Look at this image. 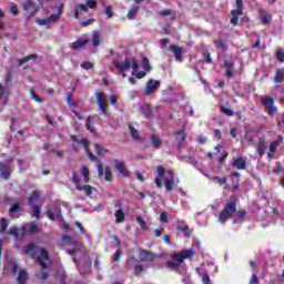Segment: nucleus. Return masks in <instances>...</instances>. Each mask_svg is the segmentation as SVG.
<instances>
[{
    "label": "nucleus",
    "mask_w": 284,
    "mask_h": 284,
    "mask_svg": "<svg viewBox=\"0 0 284 284\" xmlns=\"http://www.w3.org/2000/svg\"><path fill=\"white\" fill-rule=\"evenodd\" d=\"M24 254H28V256H32V258H36L39 265H41L42 271L37 273V276L38 278L45 281V278H48L47 270L52 263V260H50V254L45 251V248H41L34 244H29L24 246Z\"/></svg>",
    "instance_id": "f257e3e1"
},
{
    "label": "nucleus",
    "mask_w": 284,
    "mask_h": 284,
    "mask_svg": "<svg viewBox=\"0 0 284 284\" xmlns=\"http://www.w3.org/2000/svg\"><path fill=\"white\" fill-rule=\"evenodd\" d=\"M158 178H155V185L158 187H163L164 185L168 190V192H172L174 190V175L172 174V171H165L163 166H158Z\"/></svg>",
    "instance_id": "f03ea898"
},
{
    "label": "nucleus",
    "mask_w": 284,
    "mask_h": 284,
    "mask_svg": "<svg viewBox=\"0 0 284 284\" xmlns=\"http://www.w3.org/2000/svg\"><path fill=\"white\" fill-rule=\"evenodd\" d=\"M115 68L120 70L122 77H125V72H130L132 70L133 77H136L138 79H143L145 77L144 71H139V64L136 63V60H124V62H116Z\"/></svg>",
    "instance_id": "7ed1b4c3"
},
{
    "label": "nucleus",
    "mask_w": 284,
    "mask_h": 284,
    "mask_svg": "<svg viewBox=\"0 0 284 284\" xmlns=\"http://www.w3.org/2000/svg\"><path fill=\"white\" fill-rule=\"evenodd\" d=\"M236 212V202L234 200H230L226 202L224 209L221 211L217 221L219 223H225L232 219V214Z\"/></svg>",
    "instance_id": "20e7f679"
},
{
    "label": "nucleus",
    "mask_w": 284,
    "mask_h": 284,
    "mask_svg": "<svg viewBox=\"0 0 284 284\" xmlns=\"http://www.w3.org/2000/svg\"><path fill=\"white\" fill-rule=\"evenodd\" d=\"M62 241L65 245H72V248L68 250V254H70V256H77V254H79V252H85V247L83 246V244L81 242H72V237H70L69 235H64L62 237Z\"/></svg>",
    "instance_id": "39448f33"
},
{
    "label": "nucleus",
    "mask_w": 284,
    "mask_h": 284,
    "mask_svg": "<svg viewBox=\"0 0 284 284\" xmlns=\"http://www.w3.org/2000/svg\"><path fill=\"white\" fill-rule=\"evenodd\" d=\"M262 105L265 108V112L270 114V116H276V112H278V108L274 105V100L272 97H263L262 98Z\"/></svg>",
    "instance_id": "423d86ee"
},
{
    "label": "nucleus",
    "mask_w": 284,
    "mask_h": 284,
    "mask_svg": "<svg viewBox=\"0 0 284 284\" xmlns=\"http://www.w3.org/2000/svg\"><path fill=\"white\" fill-rule=\"evenodd\" d=\"M71 141L73 143H77L78 145H82L87 152V156L88 159H90V161L95 162L97 158L94 156V154L92 152H90V141H88L87 139H81L79 140L77 138V135H71Z\"/></svg>",
    "instance_id": "0eeeda50"
},
{
    "label": "nucleus",
    "mask_w": 284,
    "mask_h": 284,
    "mask_svg": "<svg viewBox=\"0 0 284 284\" xmlns=\"http://www.w3.org/2000/svg\"><path fill=\"white\" fill-rule=\"evenodd\" d=\"M62 10H63V4H61L58 8L57 13H53V14H51L50 17H48L45 19H37L36 22L39 26H47V28H49L51 23H54L55 21L59 20L60 14L63 12Z\"/></svg>",
    "instance_id": "6e6552de"
},
{
    "label": "nucleus",
    "mask_w": 284,
    "mask_h": 284,
    "mask_svg": "<svg viewBox=\"0 0 284 284\" xmlns=\"http://www.w3.org/2000/svg\"><path fill=\"white\" fill-rule=\"evenodd\" d=\"M243 14V0H235V9L231 11V23L239 26V17Z\"/></svg>",
    "instance_id": "1a4fd4ad"
},
{
    "label": "nucleus",
    "mask_w": 284,
    "mask_h": 284,
    "mask_svg": "<svg viewBox=\"0 0 284 284\" xmlns=\"http://www.w3.org/2000/svg\"><path fill=\"white\" fill-rule=\"evenodd\" d=\"M22 8L24 12H29L27 16V21H30L34 14H37L39 10V6L37 3L32 2L31 0H27L26 2L22 3Z\"/></svg>",
    "instance_id": "9d476101"
},
{
    "label": "nucleus",
    "mask_w": 284,
    "mask_h": 284,
    "mask_svg": "<svg viewBox=\"0 0 284 284\" xmlns=\"http://www.w3.org/2000/svg\"><path fill=\"white\" fill-rule=\"evenodd\" d=\"M169 43H170V39H161L160 40L161 49L168 50V52H170V54H173L176 61H179V47L176 44H173L168 48Z\"/></svg>",
    "instance_id": "9b49d317"
},
{
    "label": "nucleus",
    "mask_w": 284,
    "mask_h": 284,
    "mask_svg": "<svg viewBox=\"0 0 284 284\" xmlns=\"http://www.w3.org/2000/svg\"><path fill=\"white\" fill-rule=\"evenodd\" d=\"M95 101L102 112V114H108V99H105V95L103 92H97L95 93Z\"/></svg>",
    "instance_id": "f8f14e48"
},
{
    "label": "nucleus",
    "mask_w": 284,
    "mask_h": 284,
    "mask_svg": "<svg viewBox=\"0 0 284 284\" xmlns=\"http://www.w3.org/2000/svg\"><path fill=\"white\" fill-rule=\"evenodd\" d=\"M196 251L194 248H185L179 252V266L181 267L183 261L194 258Z\"/></svg>",
    "instance_id": "ddd939ff"
},
{
    "label": "nucleus",
    "mask_w": 284,
    "mask_h": 284,
    "mask_svg": "<svg viewBox=\"0 0 284 284\" xmlns=\"http://www.w3.org/2000/svg\"><path fill=\"white\" fill-rule=\"evenodd\" d=\"M47 216L51 221H63V216H61V211L59 209V205H55L52 210H49L47 212Z\"/></svg>",
    "instance_id": "4468645a"
},
{
    "label": "nucleus",
    "mask_w": 284,
    "mask_h": 284,
    "mask_svg": "<svg viewBox=\"0 0 284 284\" xmlns=\"http://www.w3.org/2000/svg\"><path fill=\"white\" fill-rule=\"evenodd\" d=\"M159 85H161V82L159 80H149L143 93L152 94L153 92H156V89L159 88Z\"/></svg>",
    "instance_id": "2eb2a0df"
},
{
    "label": "nucleus",
    "mask_w": 284,
    "mask_h": 284,
    "mask_svg": "<svg viewBox=\"0 0 284 284\" xmlns=\"http://www.w3.org/2000/svg\"><path fill=\"white\" fill-rule=\"evenodd\" d=\"M11 173L12 169H10V165L0 162V179L8 181L10 179Z\"/></svg>",
    "instance_id": "dca6fc26"
},
{
    "label": "nucleus",
    "mask_w": 284,
    "mask_h": 284,
    "mask_svg": "<svg viewBox=\"0 0 284 284\" xmlns=\"http://www.w3.org/2000/svg\"><path fill=\"white\" fill-rule=\"evenodd\" d=\"M89 41L90 39H88V37H81L72 43L71 49L74 51L81 50V48H85V45H88Z\"/></svg>",
    "instance_id": "f3484780"
},
{
    "label": "nucleus",
    "mask_w": 284,
    "mask_h": 284,
    "mask_svg": "<svg viewBox=\"0 0 284 284\" xmlns=\"http://www.w3.org/2000/svg\"><path fill=\"white\" fill-rule=\"evenodd\" d=\"M155 258H156V256L154 255V253H152L148 250L140 251V261L152 263V261H154Z\"/></svg>",
    "instance_id": "a211bd4d"
},
{
    "label": "nucleus",
    "mask_w": 284,
    "mask_h": 284,
    "mask_svg": "<svg viewBox=\"0 0 284 284\" xmlns=\"http://www.w3.org/2000/svg\"><path fill=\"white\" fill-rule=\"evenodd\" d=\"M281 143H283V135H278L275 141L270 143V146H268L270 152L267 153V156H273L274 153L276 152V148H278Z\"/></svg>",
    "instance_id": "6ab92c4d"
},
{
    "label": "nucleus",
    "mask_w": 284,
    "mask_h": 284,
    "mask_svg": "<svg viewBox=\"0 0 284 284\" xmlns=\"http://www.w3.org/2000/svg\"><path fill=\"white\" fill-rule=\"evenodd\" d=\"M224 67H225V77L227 79H232V77H234V62L232 60H225Z\"/></svg>",
    "instance_id": "aec40b11"
},
{
    "label": "nucleus",
    "mask_w": 284,
    "mask_h": 284,
    "mask_svg": "<svg viewBox=\"0 0 284 284\" xmlns=\"http://www.w3.org/2000/svg\"><path fill=\"white\" fill-rule=\"evenodd\" d=\"M196 272H197L199 276L202 277V283L203 284H212V280L210 278V274L207 273V271H205V268H203V266L197 267Z\"/></svg>",
    "instance_id": "412c9836"
},
{
    "label": "nucleus",
    "mask_w": 284,
    "mask_h": 284,
    "mask_svg": "<svg viewBox=\"0 0 284 284\" xmlns=\"http://www.w3.org/2000/svg\"><path fill=\"white\" fill-rule=\"evenodd\" d=\"M233 168H236V170H245L247 168V162L243 158H234L233 159Z\"/></svg>",
    "instance_id": "4be33fe9"
},
{
    "label": "nucleus",
    "mask_w": 284,
    "mask_h": 284,
    "mask_svg": "<svg viewBox=\"0 0 284 284\" xmlns=\"http://www.w3.org/2000/svg\"><path fill=\"white\" fill-rule=\"evenodd\" d=\"M169 270H179V253L172 255V261L166 263Z\"/></svg>",
    "instance_id": "5701e85b"
},
{
    "label": "nucleus",
    "mask_w": 284,
    "mask_h": 284,
    "mask_svg": "<svg viewBox=\"0 0 284 284\" xmlns=\"http://www.w3.org/2000/svg\"><path fill=\"white\" fill-rule=\"evenodd\" d=\"M88 8L94 9L97 8V1L88 0L85 4H79L77 10H81L82 12H88Z\"/></svg>",
    "instance_id": "b1692460"
},
{
    "label": "nucleus",
    "mask_w": 284,
    "mask_h": 284,
    "mask_svg": "<svg viewBox=\"0 0 284 284\" xmlns=\"http://www.w3.org/2000/svg\"><path fill=\"white\" fill-rule=\"evenodd\" d=\"M67 103H68L69 108L73 111L75 116L81 121L83 119V116L77 110H74V108H77V103L72 102V98L70 95L67 97Z\"/></svg>",
    "instance_id": "393cba45"
},
{
    "label": "nucleus",
    "mask_w": 284,
    "mask_h": 284,
    "mask_svg": "<svg viewBox=\"0 0 284 284\" xmlns=\"http://www.w3.org/2000/svg\"><path fill=\"white\" fill-rule=\"evenodd\" d=\"M114 163H115V169L118 170V172H120V174L122 176H128V170H125V163H123L119 160H115Z\"/></svg>",
    "instance_id": "a878e982"
},
{
    "label": "nucleus",
    "mask_w": 284,
    "mask_h": 284,
    "mask_svg": "<svg viewBox=\"0 0 284 284\" xmlns=\"http://www.w3.org/2000/svg\"><path fill=\"white\" fill-rule=\"evenodd\" d=\"M179 230L180 232H182L185 239H190V236H192V229H190V226L185 224H180Z\"/></svg>",
    "instance_id": "bb28decb"
},
{
    "label": "nucleus",
    "mask_w": 284,
    "mask_h": 284,
    "mask_svg": "<svg viewBox=\"0 0 284 284\" xmlns=\"http://www.w3.org/2000/svg\"><path fill=\"white\" fill-rule=\"evenodd\" d=\"M274 83H283L284 81V69H277L273 78Z\"/></svg>",
    "instance_id": "cd10ccee"
},
{
    "label": "nucleus",
    "mask_w": 284,
    "mask_h": 284,
    "mask_svg": "<svg viewBox=\"0 0 284 284\" xmlns=\"http://www.w3.org/2000/svg\"><path fill=\"white\" fill-rule=\"evenodd\" d=\"M92 44L94 48H99V45H101V33H99V31L92 32Z\"/></svg>",
    "instance_id": "c85d7f7f"
},
{
    "label": "nucleus",
    "mask_w": 284,
    "mask_h": 284,
    "mask_svg": "<svg viewBox=\"0 0 284 284\" xmlns=\"http://www.w3.org/2000/svg\"><path fill=\"white\" fill-rule=\"evenodd\" d=\"M94 148H95V154H98V156H105V154L110 152L108 148L100 144H95Z\"/></svg>",
    "instance_id": "c756f323"
},
{
    "label": "nucleus",
    "mask_w": 284,
    "mask_h": 284,
    "mask_svg": "<svg viewBox=\"0 0 284 284\" xmlns=\"http://www.w3.org/2000/svg\"><path fill=\"white\" fill-rule=\"evenodd\" d=\"M40 197H41V192L33 191L29 197V205H34V203H37V201H39Z\"/></svg>",
    "instance_id": "7c9ffc66"
},
{
    "label": "nucleus",
    "mask_w": 284,
    "mask_h": 284,
    "mask_svg": "<svg viewBox=\"0 0 284 284\" xmlns=\"http://www.w3.org/2000/svg\"><path fill=\"white\" fill-rule=\"evenodd\" d=\"M260 21L263 26H270L272 23V16L264 13L260 17Z\"/></svg>",
    "instance_id": "2f4dec72"
},
{
    "label": "nucleus",
    "mask_w": 284,
    "mask_h": 284,
    "mask_svg": "<svg viewBox=\"0 0 284 284\" xmlns=\"http://www.w3.org/2000/svg\"><path fill=\"white\" fill-rule=\"evenodd\" d=\"M209 181H211V183L225 185V183H227V178L222 179L221 176H214V178H209Z\"/></svg>",
    "instance_id": "473e14b6"
},
{
    "label": "nucleus",
    "mask_w": 284,
    "mask_h": 284,
    "mask_svg": "<svg viewBox=\"0 0 284 284\" xmlns=\"http://www.w3.org/2000/svg\"><path fill=\"white\" fill-rule=\"evenodd\" d=\"M8 97V89L3 85H0V101H2L3 105H6V101Z\"/></svg>",
    "instance_id": "72a5a7b5"
},
{
    "label": "nucleus",
    "mask_w": 284,
    "mask_h": 284,
    "mask_svg": "<svg viewBox=\"0 0 284 284\" xmlns=\"http://www.w3.org/2000/svg\"><path fill=\"white\" fill-rule=\"evenodd\" d=\"M80 174L84 178V183H90V170L88 166H82L80 170Z\"/></svg>",
    "instance_id": "f704fd0d"
},
{
    "label": "nucleus",
    "mask_w": 284,
    "mask_h": 284,
    "mask_svg": "<svg viewBox=\"0 0 284 284\" xmlns=\"http://www.w3.org/2000/svg\"><path fill=\"white\" fill-rule=\"evenodd\" d=\"M26 281H28V272L21 270L18 274V283L26 284Z\"/></svg>",
    "instance_id": "c9c22d12"
},
{
    "label": "nucleus",
    "mask_w": 284,
    "mask_h": 284,
    "mask_svg": "<svg viewBox=\"0 0 284 284\" xmlns=\"http://www.w3.org/2000/svg\"><path fill=\"white\" fill-rule=\"evenodd\" d=\"M140 112L141 114H143V116H151L152 114V110L150 109V105L148 104H143L140 106Z\"/></svg>",
    "instance_id": "e433bc0d"
},
{
    "label": "nucleus",
    "mask_w": 284,
    "mask_h": 284,
    "mask_svg": "<svg viewBox=\"0 0 284 284\" xmlns=\"http://www.w3.org/2000/svg\"><path fill=\"white\" fill-rule=\"evenodd\" d=\"M39 230V226L37 224L31 223L29 226L22 227V232H29V234H36V232Z\"/></svg>",
    "instance_id": "4c0bfd02"
},
{
    "label": "nucleus",
    "mask_w": 284,
    "mask_h": 284,
    "mask_svg": "<svg viewBox=\"0 0 284 284\" xmlns=\"http://www.w3.org/2000/svg\"><path fill=\"white\" fill-rule=\"evenodd\" d=\"M91 265H92V262H90V260H88L85 262L84 267H81V264H79L78 270H79L80 274H87V272H90Z\"/></svg>",
    "instance_id": "58836bf2"
},
{
    "label": "nucleus",
    "mask_w": 284,
    "mask_h": 284,
    "mask_svg": "<svg viewBox=\"0 0 284 284\" xmlns=\"http://www.w3.org/2000/svg\"><path fill=\"white\" fill-rule=\"evenodd\" d=\"M115 221L116 223H123V221H125V213H123L122 209H119L115 212Z\"/></svg>",
    "instance_id": "ea45409f"
},
{
    "label": "nucleus",
    "mask_w": 284,
    "mask_h": 284,
    "mask_svg": "<svg viewBox=\"0 0 284 284\" xmlns=\"http://www.w3.org/2000/svg\"><path fill=\"white\" fill-rule=\"evenodd\" d=\"M139 12V6H133L131 7V9L129 10L126 18L132 20L134 19V17H136V13Z\"/></svg>",
    "instance_id": "a19ab883"
},
{
    "label": "nucleus",
    "mask_w": 284,
    "mask_h": 284,
    "mask_svg": "<svg viewBox=\"0 0 284 284\" xmlns=\"http://www.w3.org/2000/svg\"><path fill=\"white\" fill-rule=\"evenodd\" d=\"M151 145H152V148H155V149L161 148V138H159V135H152L151 136Z\"/></svg>",
    "instance_id": "79ce46f5"
},
{
    "label": "nucleus",
    "mask_w": 284,
    "mask_h": 284,
    "mask_svg": "<svg viewBox=\"0 0 284 284\" xmlns=\"http://www.w3.org/2000/svg\"><path fill=\"white\" fill-rule=\"evenodd\" d=\"M215 48H217L219 50H222V52H225V51H227V42H225L223 40H216Z\"/></svg>",
    "instance_id": "37998d69"
},
{
    "label": "nucleus",
    "mask_w": 284,
    "mask_h": 284,
    "mask_svg": "<svg viewBox=\"0 0 284 284\" xmlns=\"http://www.w3.org/2000/svg\"><path fill=\"white\" fill-rule=\"evenodd\" d=\"M235 219L233 220V223H243L244 219H245V211H239L235 214Z\"/></svg>",
    "instance_id": "c03bdc74"
},
{
    "label": "nucleus",
    "mask_w": 284,
    "mask_h": 284,
    "mask_svg": "<svg viewBox=\"0 0 284 284\" xmlns=\"http://www.w3.org/2000/svg\"><path fill=\"white\" fill-rule=\"evenodd\" d=\"M185 130H187V123H184L179 132L180 141H185L187 139V133H185Z\"/></svg>",
    "instance_id": "a18cd8bd"
},
{
    "label": "nucleus",
    "mask_w": 284,
    "mask_h": 284,
    "mask_svg": "<svg viewBox=\"0 0 284 284\" xmlns=\"http://www.w3.org/2000/svg\"><path fill=\"white\" fill-rule=\"evenodd\" d=\"M32 59H37V54L27 55L23 59H19L18 65H23V63H28V61H32Z\"/></svg>",
    "instance_id": "49530a36"
},
{
    "label": "nucleus",
    "mask_w": 284,
    "mask_h": 284,
    "mask_svg": "<svg viewBox=\"0 0 284 284\" xmlns=\"http://www.w3.org/2000/svg\"><path fill=\"white\" fill-rule=\"evenodd\" d=\"M265 150H267V145H265V142H260L257 144V154L260 156H263V154H265Z\"/></svg>",
    "instance_id": "de8ad7c7"
},
{
    "label": "nucleus",
    "mask_w": 284,
    "mask_h": 284,
    "mask_svg": "<svg viewBox=\"0 0 284 284\" xmlns=\"http://www.w3.org/2000/svg\"><path fill=\"white\" fill-rule=\"evenodd\" d=\"M79 192H85L87 196H91L92 194V186L84 185V186H78Z\"/></svg>",
    "instance_id": "09e8293b"
},
{
    "label": "nucleus",
    "mask_w": 284,
    "mask_h": 284,
    "mask_svg": "<svg viewBox=\"0 0 284 284\" xmlns=\"http://www.w3.org/2000/svg\"><path fill=\"white\" fill-rule=\"evenodd\" d=\"M135 221L140 225L141 230H148V223L145 220H143V217L136 216Z\"/></svg>",
    "instance_id": "8fccbe9b"
},
{
    "label": "nucleus",
    "mask_w": 284,
    "mask_h": 284,
    "mask_svg": "<svg viewBox=\"0 0 284 284\" xmlns=\"http://www.w3.org/2000/svg\"><path fill=\"white\" fill-rule=\"evenodd\" d=\"M9 11L13 17H17V14H19V9L17 8V4H14V2H11L9 4Z\"/></svg>",
    "instance_id": "3c124183"
},
{
    "label": "nucleus",
    "mask_w": 284,
    "mask_h": 284,
    "mask_svg": "<svg viewBox=\"0 0 284 284\" xmlns=\"http://www.w3.org/2000/svg\"><path fill=\"white\" fill-rule=\"evenodd\" d=\"M104 181H112V171L109 166L104 168Z\"/></svg>",
    "instance_id": "603ef678"
},
{
    "label": "nucleus",
    "mask_w": 284,
    "mask_h": 284,
    "mask_svg": "<svg viewBox=\"0 0 284 284\" xmlns=\"http://www.w3.org/2000/svg\"><path fill=\"white\" fill-rule=\"evenodd\" d=\"M9 222L7 219H2L0 221V232L3 233L6 230H8Z\"/></svg>",
    "instance_id": "864d4df0"
},
{
    "label": "nucleus",
    "mask_w": 284,
    "mask_h": 284,
    "mask_svg": "<svg viewBox=\"0 0 284 284\" xmlns=\"http://www.w3.org/2000/svg\"><path fill=\"white\" fill-rule=\"evenodd\" d=\"M276 60L280 63H284V50L283 49H278L276 52Z\"/></svg>",
    "instance_id": "5fc2aeb1"
},
{
    "label": "nucleus",
    "mask_w": 284,
    "mask_h": 284,
    "mask_svg": "<svg viewBox=\"0 0 284 284\" xmlns=\"http://www.w3.org/2000/svg\"><path fill=\"white\" fill-rule=\"evenodd\" d=\"M80 65L82 70H94V64H92V62H82Z\"/></svg>",
    "instance_id": "6e6d98bb"
},
{
    "label": "nucleus",
    "mask_w": 284,
    "mask_h": 284,
    "mask_svg": "<svg viewBox=\"0 0 284 284\" xmlns=\"http://www.w3.org/2000/svg\"><path fill=\"white\" fill-rule=\"evenodd\" d=\"M32 216H34V219H39V216H41V207L33 205Z\"/></svg>",
    "instance_id": "4d7b16f0"
},
{
    "label": "nucleus",
    "mask_w": 284,
    "mask_h": 284,
    "mask_svg": "<svg viewBox=\"0 0 284 284\" xmlns=\"http://www.w3.org/2000/svg\"><path fill=\"white\" fill-rule=\"evenodd\" d=\"M9 234L16 239H19V229L17 226H12L9 229Z\"/></svg>",
    "instance_id": "13d9d810"
},
{
    "label": "nucleus",
    "mask_w": 284,
    "mask_h": 284,
    "mask_svg": "<svg viewBox=\"0 0 284 284\" xmlns=\"http://www.w3.org/2000/svg\"><path fill=\"white\" fill-rule=\"evenodd\" d=\"M130 132H131V136L132 139H139V131L136 129H134V126L130 125Z\"/></svg>",
    "instance_id": "bf43d9fd"
},
{
    "label": "nucleus",
    "mask_w": 284,
    "mask_h": 284,
    "mask_svg": "<svg viewBox=\"0 0 284 284\" xmlns=\"http://www.w3.org/2000/svg\"><path fill=\"white\" fill-rule=\"evenodd\" d=\"M87 130L89 132H94V126H92V116H89L87 120Z\"/></svg>",
    "instance_id": "052dcab7"
},
{
    "label": "nucleus",
    "mask_w": 284,
    "mask_h": 284,
    "mask_svg": "<svg viewBox=\"0 0 284 284\" xmlns=\"http://www.w3.org/2000/svg\"><path fill=\"white\" fill-rule=\"evenodd\" d=\"M222 112H223V114H226V116H234V111L232 109L222 106Z\"/></svg>",
    "instance_id": "680f3d73"
},
{
    "label": "nucleus",
    "mask_w": 284,
    "mask_h": 284,
    "mask_svg": "<svg viewBox=\"0 0 284 284\" xmlns=\"http://www.w3.org/2000/svg\"><path fill=\"white\" fill-rule=\"evenodd\" d=\"M20 210H21V207L19 206V204H13L10 207L9 212H10V214H17Z\"/></svg>",
    "instance_id": "e2e57ef3"
},
{
    "label": "nucleus",
    "mask_w": 284,
    "mask_h": 284,
    "mask_svg": "<svg viewBox=\"0 0 284 284\" xmlns=\"http://www.w3.org/2000/svg\"><path fill=\"white\" fill-rule=\"evenodd\" d=\"M184 112L185 114H190L191 116H194V109L190 105H184Z\"/></svg>",
    "instance_id": "0e129e2a"
},
{
    "label": "nucleus",
    "mask_w": 284,
    "mask_h": 284,
    "mask_svg": "<svg viewBox=\"0 0 284 284\" xmlns=\"http://www.w3.org/2000/svg\"><path fill=\"white\" fill-rule=\"evenodd\" d=\"M142 65L144 70H150V60H148V58H143Z\"/></svg>",
    "instance_id": "69168bd1"
},
{
    "label": "nucleus",
    "mask_w": 284,
    "mask_h": 284,
    "mask_svg": "<svg viewBox=\"0 0 284 284\" xmlns=\"http://www.w3.org/2000/svg\"><path fill=\"white\" fill-rule=\"evenodd\" d=\"M97 170H98L99 179H102V176H103V165L102 164H98L97 165Z\"/></svg>",
    "instance_id": "338daca9"
},
{
    "label": "nucleus",
    "mask_w": 284,
    "mask_h": 284,
    "mask_svg": "<svg viewBox=\"0 0 284 284\" xmlns=\"http://www.w3.org/2000/svg\"><path fill=\"white\" fill-rule=\"evenodd\" d=\"M160 221L161 223H168V213H161Z\"/></svg>",
    "instance_id": "774afa93"
}]
</instances>
